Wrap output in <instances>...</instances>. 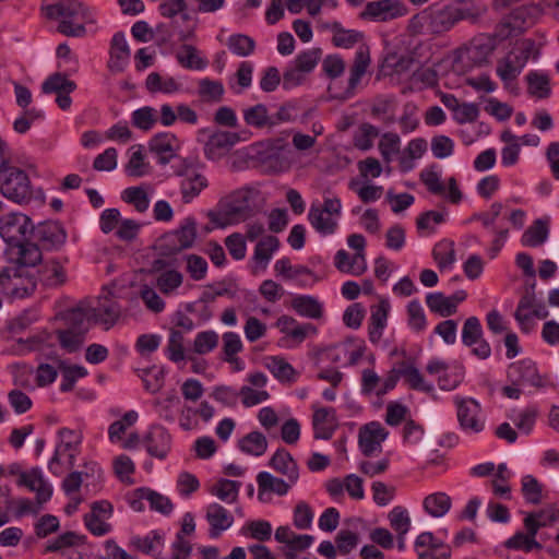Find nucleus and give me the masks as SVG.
Masks as SVG:
<instances>
[{
	"label": "nucleus",
	"instance_id": "e2e57ef3",
	"mask_svg": "<svg viewBox=\"0 0 559 559\" xmlns=\"http://www.w3.org/2000/svg\"><path fill=\"white\" fill-rule=\"evenodd\" d=\"M426 304L431 312L438 313L441 317H450L455 313V306L442 293L427 294Z\"/></svg>",
	"mask_w": 559,
	"mask_h": 559
},
{
	"label": "nucleus",
	"instance_id": "5701e85b",
	"mask_svg": "<svg viewBox=\"0 0 559 559\" xmlns=\"http://www.w3.org/2000/svg\"><path fill=\"white\" fill-rule=\"evenodd\" d=\"M144 441L148 454L159 460H164L171 448V436L160 425L152 426Z\"/></svg>",
	"mask_w": 559,
	"mask_h": 559
},
{
	"label": "nucleus",
	"instance_id": "c756f323",
	"mask_svg": "<svg viewBox=\"0 0 559 559\" xmlns=\"http://www.w3.org/2000/svg\"><path fill=\"white\" fill-rule=\"evenodd\" d=\"M129 60L130 48L126 36L122 33H116L111 39L108 68L114 72H121L129 63Z\"/></svg>",
	"mask_w": 559,
	"mask_h": 559
},
{
	"label": "nucleus",
	"instance_id": "ddd939ff",
	"mask_svg": "<svg viewBox=\"0 0 559 559\" xmlns=\"http://www.w3.org/2000/svg\"><path fill=\"white\" fill-rule=\"evenodd\" d=\"M367 349L364 340L358 337H348L330 348V359L334 364L344 367L357 365Z\"/></svg>",
	"mask_w": 559,
	"mask_h": 559
},
{
	"label": "nucleus",
	"instance_id": "774afa93",
	"mask_svg": "<svg viewBox=\"0 0 559 559\" xmlns=\"http://www.w3.org/2000/svg\"><path fill=\"white\" fill-rule=\"evenodd\" d=\"M390 527L395 534H407L412 526L408 511L401 506L394 507L388 514Z\"/></svg>",
	"mask_w": 559,
	"mask_h": 559
},
{
	"label": "nucleus",
	"instance_id": "13d9d810",
	"mask_svg": "<svg viewBox=\"0 0 559 559\" xmlns=\"http://www.w3.org/2000/svg\"><path fill=\"white\" fill-rule=\"evenodd\" d=\"M538 414L539 409L536 405H528L515 415L510 416V418L520 431L528 435L535 426Z\"/></svg>",
	"mask_w": 559,
	"mask_h": 559
},
{
	"label": "nucleus",
	"instance_id": "2f4dec72",
	"mask_svg": "<svg viewBox=\"0 0 559 559\" xmlns=\"http://www.w3.org/2000/svg\"><path fill=\"white\" fill-rule=\"evenodd\" d=\"M262 364L281 383H293L297 380L296 369L281 356H266Z\"/></svg>",
	"mask_w": 559,
	"mask_h": 559
},
{
	"label": "nucleus",
	"instance_id": "f257e3e1",
	"mask_svg": "<svg viewBox=\"0 0 559 559\" xmlns=\"http://www.w3.org/2000/svg\"><path fill=\"white\" fill-rule=\"evenodd\" d=\"M43 10L47 19L59 22L58 32L66 36H83L85 24L95 22L90 8L78 0H60L44 7Z\"/></svg>",
	"mask_w": 559,
	"mask_h": 559
},
{
	"label": "nucleus",
	"instance_id": "8fccbe9b",
	"mask_svg": "<svg viewBox=\"0 0 559 559\" xmlns=\"http://www.w3.org/2000/svg\"><path fill=\"white\" fill-rule=\"evenodd\" d=\"M138 376L142 379L144 389L152 394L157 393L164 385L165 373L157 366L139 369Z\"/></svg>",
	"mask_w": 559,
	"mask_h": 559
},
{
	"label": "nucleus",
	"instance_id": "9d476101",
	"mask_svg": "<svg viewBox=\"0 0 559 559\" xmlns=\"http://www.w3.org/2000/svg\"><path fill=\"white\" fill-rule=\"evenodd\" d=\"M33 229L29 217L23 213L12 212L0 217V236L8 247L26 240Z\"/></svg>",
	"mask_w": 559,
	"mask_h": 559
},
{
	"label": "nucleus",
	"instance_id": "6ab92c4d",
	"mask_svg": "<svg viewBox=\"0 0 559 559\" xmlns=\"http://www.w3.org/2000/svg\"><path fill=\"white\" fill-rule=\"evenodd\" d=\"M17 485L25 486L31 491L35 492L36 500L39 504L47 502L52 496V486L45 478L39 467H33L29 471L20 473Z\"/></svg>",
	"mask_w": 559,
	"mask_h": 559
},
{
	"label": "nucleus",
	"instance_id": "b1692460",
	"mask_svg": "<svg viewBox=\"0 0 559 559\" xmlns=\"http://www.w3.org/2000/svg\"><path fill=\"white\" fill-rule=\"evenodd\" d=\"M338 423L335 409L332 407H319L312 416L313 437L316 439L329 440L332 438Z\"/></svg>",
	"mask_w": 559,
	"mask_h": 559
},
{
	"label": "nucleus",
	"instance_id": "c85d7f7f",
	"mask_svg": "<svg viewBox=\"0 0 559 559\" xmlns=\"http://www.w3.org/2000/svg\"><path fill=\"white\" fill-rule=\"evenodd\" d=\"M90 309L93 322L103 324L106 329L112 326L120 316V307L108 297L99 298L97 305Z\"/></svg>",
	"mask_w": 559,
	"mask_h": 559
},
{
	"label": "nucleus",
	"instance_id": "4468645a",
	"mask_svg": "<svg viewBox=\"0 0 559 559\" xmlns=\"http://www.w3.org/2000/svg\"><path fill=\"white\" fill-rule=\"evenodd\" d=\"M407 14L406 5L399 0H377L368 2L361 13L362 19L386 22Z\"/></svg>",
	"mask_w": 559,
	"mask_h": 559
},
{
	"label": "nucleus",
	"instance_id": "58836bf2",
	"mask_svg": "<svg viewBox=\"0 0 559 559\" xmlns=\"http://www.w3.org/2000/svg\"><path fill=\"white\" fill-rule=\"evenodd\" d=\"M311 110L305 112L300 119V108L297 100H289L282 104L275 114L272 115L271 126L275 127L281 123H294L307 121Z\"/></svg>",
	"mask_w": 559,
	"mask_h": 559
},
{
	"label": "nucleus",
	"instance_id": "7ed1b4c3",
	"mask_svg": "<svg viewBox=\"0 0 559 559\" xmlns=\"http://www.w3.org/2000/svg\"><path fill=\"white\" fill-rule=\"evenodd\" d=\"M58 437L59 442L56 445L52 457L48 462V469L56 476L61 475L66 468L74 466L82 442L81 433L68 428L60 429Z\"/></svg>",
	"mask_w": 559,
	"mask_h": 559
},
{
	"label": "nucleus",
	"instance_id": "3c124183",
	"mask_svg": "<svg viewBox=\"0 0 559 559\" xmlns=\"http://www.w3.org/2000/svg\"><path fill=\"white\" fill-rule=\"evenodd\" d=\"M68 74L66 72L51 74L44 81L41 91L45 94L56 93L57 95L59 93L73 92L76 88V84L74 81L67 79Z\"/></svg>",
	"mask_w": 559,
	"mask_h": 559
},
{
	"label": "nucleus",
	"instance_id": "5fc2aeb1",
	"mask_svg": "<svg viewBox=\"0 0 559 559\" xmlns=\"http://www.w3.org/2000/svg\"><path fill=\"white\" fill-rule=\"evenodd\" d=\"M245 122L254 128L272 127V115H269L267 108L263 104H258L243 109Z\"/></svg>",
	"mask_w": 559,
	"mask_h": 559
},
{
	"label": "nucleus",
	"instance_id": "79ce46f5",
	"mask_svg": "<svg viewBox=\"0 0 559 559\" xmlns=\"http://www.w3.org/2000/svg\"><path fill=\"white\" fill-rule=\"evenodd\" d=\"M145 87L151 93L175 94L181 90V84L173 76L152 72L145 80Z\"/></svg>",
	"mask_w": 559,
	"mask_h": 559
},
{
	"label": "nucleus",
	"instance_id": "dca6fc26",
	"mask_svg": "<svg viewBox=\"0 0 559 559\" xmlns=\"http://www.w3.org/2000/svg\"><path fill=\"white\" fill-rule=\"evenodd\" d=\"M151 153L156 155L159 165H167L177 158V153L180 150V141L171 132H160L155 134L148 143Z\"/></svg>",
	"mask_w": 559,
	"mask_h": 559
},
{
	"label": "nucleus",
	"instance_id": "052dcab7",
	"mask_svg": "<svg viewBox=\"0 0 559 559\" xmlns=\"http://www.w3.org/2000/svg\"><path fill=\"white\" fill-rule=\"evenodd\" d=\"M511 477L512 473L508 469L507 464H499L495 478L491 480V488L496 496L504 499H511V488L508 484Z\"/></svg>",
	"mask_w": 559,
	"mask_h": 559
},
{
	"label": "nucleus",
	"instance_id": "f704fd0d",
	"mask_svg": "<svg viewBox=\"0 0 559 559\" xmlns=\"http://www.w3.org/2000/svg\"><path fill=\"white\" fill-rule=\"evenodd\" d=\"M38 278L47 287H57L67 281L63 264L58 260H47L38 269Z\"/></svg>",
	"mask_w": 559,
	"mask_h": 559
},
{
	"label": "nucleus",
	"instance_id": "20e7f679",
	"mask_svg": "<svg viewBox=\"0 0 559 559\" xmlns=\"http://www.w3.org/2000/svg\"><path fill=\"white\" fill-rule=\"evenodd\" d=\"M174 175L180 178L179 188L181 199L190 203L207 188L209 181L200 166L191 159L180 158L171 165Z\"/></svg>",
	"mask_w": 559,
	"mask_h": 559
},
{
	"label": "nucleus",
	"instance_id": "de8ad7c7",
	"mask_svg": "<svg viewBox=\"0 0 559 559\" xmlns=\"http://www.w3.org/2000/svg\"><path fill=\"white\" fill-rule=\"evenodd\" d=\"M253 64L249 61L240 62L235 75L229 80V88L237 95L249 88L252 83Z\"/></svg>",
	"mask_w": 559,
	"mask_h": 559
},
{
	"label": "nucleus",
	"instance_id": "2eb2a0df",
	"mask_svg": "<svg viewBox=\"0 0 559 559\" xmlns=\"http://www.w3.org/2000/svg\"><path fill=\"white\" fill-rule=\"evenodd\" d=\"M389 431L379 421H370L359 429L358 443L361 453L371 456L382 449Z\"/></svg>",
	"mask_w": 559,
	"mask_h": 559
},
{
	"label": "nucleus",
	"instance_id": "0eeeda50",
	"mask_svg": "<svg viewBox=\"0 0 559 559\" xmlns=\"http://www.w3.org/2000/svg\"><path fill=\"white\" fill-rule=\"evenodd\" d=\"M197 141L203 143L204 156L209 160H218L240 141V136L237 132L203 128L198 130Z\"/></svg>",
	"mask_w": 559,
	"mask_h": 559
},
{
	"label": "nucleus",
	"instance_id": "bb28decb",
	"mask_svg": "<svg viewBox=\"0 0 559 559\" xmlns=\"http://www.w3.org/2000/svg\"><path fill=\"white\" fill-rule=\"evenodd\" d=\"M258 484V499L261 502H266V493L273 492L277 496H285L294 484L290 481L284 480L282 478L275 477L269 472H260L257 476Z\"/></svg>",
	"mask_w": 559,
	"mask_h": 559
},
{
	"label": "nucleus",
	"instance_id": "c9c22d12",
	"mask_svg": "<svg viewBox=\"0 0 559 559\" xmlns=\"http://www.w3.org/2000/svg\"><path fill=\"white\" fill-rule=\"evenodd\" d=\"M292 309L300 317L320 319L323 316V305L313 296L297 295L292 299Z\"/></svg>",
	"mask_w": 559,
	"mask_h": 559
},
{
	"label": "nucleus",
	"instance_id": "39448f33",
	"mask_svg": "<svg viewBox=\"0 0 559 559\" xmlns=\"http://www.w3.org/2000/svg\"><path fill=\"white\" fill-rule=\"evenodd\" d=\"M462 19L463 14L459 9L433 4L413 16L412 24L426 27L431 34H441L451 29Z\"/></svg>",
	"mask_w": 559,
	"mask_h": 559
},
{
	"label": "nucleus",
	"instance_id": "f8f14e48",
	"mask_svg": "<svg viewBox=\"0 0 559 559\" xmlns=\"http://www.w3.org/2000/svg\"><path fill=\"white\" fill-rule=\"evenodd\" d=\"M254 191L242 188L231 193L224 203L223 215L229 223L246 221L253 212Z\"/></svg>",
	"mask_w": 559,
	"mask_h": 559
},
{
	"label": "nucleus",
	"instance_id": "a211bd4d",
	"mask_svg": "<svg viewBox=\"0 0 559 559\" xmlns=\"http://www.w3.org/2000/svg\"><path fill=\"white\" fill-rule=\"evenodd\" d=\"M197 238V223L193 217H186L180 227L165 236L169 253H176L192 247Z\"/></svg>",
	"mask_w": 559,
	"mask_h": 559
},
{
	"label": "nucleus",
	"instance_id": "a19ab883",
	"mask_svg": "<svg viewBox=\"0 0 559 559\" xmlns=\"http://www.w3.org/2000/svg\"><path fill=\"white\" fill-rule=\"evenodd\" d=\"M154 406L162 419L167 423H175L179 414L181 400L175 391H170L164 397L155 400Z\"/></svg>",
	"mask_w": 559,
	"mask_h": 559
},
{
	"label": "nucleus",
	"instance_id": "0e129e2a",
	"mask_svg": "<svg viewBox=\"0 0 559 559\" xmlns=\"http://www.w3.org/2000/svg\"><path fill=\"white\" fill-rule=\"evenodd\" d=\"M67 322L71 325V330L80 331L83 334L88 330L90 323L93 322L90 307H76L67 313Z\"/></svg>",
	"mask_w": 559,
	"mask_h": 559
},
{
	"label": "nucleus",
	"instance_id": "4d7b16f0",
	"mask_svg": "<svg viewBox=\"0 0 559 559\" xmlns=\"http://www.w3.org/2000/svg\"><path fill=\"white\" fill-rule=\"evenodd\" d=\"M447 216V211H427L417 217V229L420 233H426L427 235L433 234L437 226L445 222Z\"/></svg>",
	"mask_w": 559,
	"mask_h": 559
},
{
	"label": "nucleus",
	"instance_id": "6e6d98bb",
	"mask_svg": "<svg viewBox=\"0 0 559 559\" xmlns=\"http://www.w3.org/2000/svg\"><path fill=\"white\" fill-rule=\"evenodd\" d=\"M40 239L50 247H59L66 242L67 234L63 227L56 222L44 224L39 230Z\"/></svg>",
	"mask_w": 559,
	"mask_h": 559
},
{
	"label": "nucleus",
	"instance_id": "680f3d73",
	"mask_svg": "<svg viewBox=\"0 0 559 559\" xmlns=\"http://www.w3.org/2000/svg\"><path fill=\"white\" fill-rule=\"evenodd\" d=\"M148 171V164L145 162V155L141 145L131 147V156L126 165V173L130 177H143Z\"/></svg>",
	"mask_w": 559,
	"mask_h": 559
},
{
	"label": "nucleus",
	"instance_id": "9b49d317",
	"mask_svg": "<svg viewBox=\"0 0 559 559\" xmlns=\"http://www.w3.org/2000/svg\"><path fill=\"white\" fill-rule=\"evenodd\" d=\"M420 180L429 192L447 198L451 203L459 204L463 198L454 177L448 179V189L441 180V171L437 165L427 167L420 171Z\"/></svg>",
	"mask_w": 559,
	"mask_h": 559
},
{
	"label": "nucleus",
	"instance_id": "69168bd1",
	"mask_svg": "<svg viewBox=\"0 0 559 559\" xmlns=\"http://www.w3.org/2000/svg\"><path fill=\"white\" fill-rule=\"evenodd\" d=\"M166 356L174 362L185 360V336L182 331L171 329L166 346Z\"/></svg>",
	"mask_w": 559,
	"mask_h": 559
},
{
	"label": "nucleus",
	"instance_id": "338daca9",
	"mask_svg": "<svg viewBox=\"0 0 559 559\" xmlns=\"http://www.w3.org/2000/svg\"><path fill=\"white\" fill-rule=\"evenodd\" d=\"M183 275L176 270H167L156 277V286L164 295H173L181 286Z\"/></svg>",
	"mask_w": 559,
	"mask_h": 559
},
{
	"label": "nucleus",
	"instance_id": "412c9836",
	"mask_svg": "<svg viewBox=\"0 0 559 559\" xmlns=\"http://www.w3.org/2000/svg\"><path fill=\"white\" fill-rule=\"evenodd\" d=\"M204 516L209 524V536L211 538H218L234 524L233 514L217 502L206 506Z\"/></svg>",
	"mask_w": 559,
	"mask_h": 559
},
{
	"label": "nucleus",
	"instance_id": "393cba45",
	"mask_svg": "<svg viewBox=\"0 0 559 559\" xmlns=\"http://www.w3.org/2000/svg\"><path fill=\"white\" fill-rule=\"evenodd\" d=\"M370 66V53L367 47H360L356 53L354 63L349 69V78L347 87L344 91L342 97H352L355 93L356 87L361 81V78L366 74Z\"/></svg>",
	"mask_w": 559,
	"mask_h": 559
},
{
	"label": "nucleus",
	"instance_id": "ea45409f",
	"mask_svg": "<svg viewBox=\"0 0 559 559\" xmlns=\"http://www.w3.org/2000/svg\"><path fill=\"white\" fill-rule=\"evenodd\" d=\"M400 374L413 390L426 393H432L435 391L433 384L427 382L419 369L413 364L402 361L400 364Z\"/></svg>",
	"mask_w": 559,
	"mask_h": 559
},
{
	"label": "nucleus",
	"instance_id": "4c0bfd02",
	"mask_svg": "<svg viewBox=\"0 0 559 559\" xmlns=\"http://www.w3.org/2000/svg\"><path fill=\"white\" fill-rule=\"evenodd\" d=\"M452 507V499L443 491L429 493L423 500L424 511L431 518H443Z\"/></svg>",
	"mask_w": 559,
	"mask_h": 559
},
{
	"label": "nucleus",
	"instance_id": "49530a36",
	"mask_svg": "<svg viewBox=\"0 0 559 559\" xmlns=\"http://www.w3.org/2000/svg\"><path fill=\"white\" fill-rule=\"evenodd\" d=\"M241 484L236 480L222 478L210 487V493L225 503L236 502Z\"/></svg>",
	"mask_w": 559,
	"mask_h": 559
},
{
	"label": "nucleus",
	"instance_id": "a878e982",
	"mask_svg": "<svg viewBox=\"0 0 559 559\" xmlns=\"http://www.w3.org/2000/svg\"><path fill=\"white\" fill-rule=\"evenodd\" d=\"M7 254L10 261L22 266H34L41 260L39 248L26 240L8 247Z\"/></svg>",
	"mask_w": 559,
	"mask_h": 559
},
{
	"label": "nucleus",
	"instance_id": "e433bc0d",
	"mask_svg": "<svg viewBox=\"0 0 559 559\" xmlns=\"http://www.w3.org/2000/svg\"><path fill=\"white\" fill-rule=\"evenodd\" d=\"M426 151V140L421 138L411 140L399 158V166L401 171L408 173L414 169L415 162L421 158Z\"/></svg>",
	"mask_w": 559,
	"mask_h": 559
},
{
	"label": "nucleus",
	"instance_id": "72a5a7b5",
	"mask_svg": "<svg viewBox=\"0 0 559 559\" xmlns=\"http://www.w3.org/2000/svg\"><path fill=\"white\" fill-rule=\"evenodd\" d=\"M270 466L277 473L287 477L290 484H296L299 478L298 466L288 451L278 449L270 460Z\"/></svg>",
	"mask_w": 559,
	"mask_h": 559
},
{
	"label": "nucleus",
	"instance_id": "aec40b11",
	"mask_svg": "<svg viewBox=\"0 0 559 559\" xmlns=\"http://www.w3.org/2000/svg\"><path fill=\"white\" fill-rule=\"evenodd\" d=\"M275 325L294 345H299L307 337L318 333L317 328L312 323H299L295 318L286 314L281 316Z\"/></svg>",
	"mask_w": 559,
	"mask_h": 559
},
{
	"label": "nucleus",
	"instance_id": "6e6552de",
	"mask_svg": "<svg viewBox=\"0 0 559 559\" xmlns=\"http://www.w3.org/2000/svg\"><path fill=\"white\" fill-rule=\"evenodd\" d=\"M461 430L467 435L480 433L485 429L486 417L478 401L469 396L452 397Z\"/></svg>",
	"mask_w": 559,
	"mask_h": 559
},
{
	"label": "nucleus",
	"instance_id": "f03ea898",
	"mask_svg": "<svg viewBox=\"0 0 559 559\" xmlns=\"http://www.w3.org/2000/svg\"><path fill=\"white\" fill-rule=\"evenodd\" d=\"M0 192L5 199L17 204L27 203L33 197L27 173L12 165L10 159L0 167Z\"/></svg>",
	"mask_w": 559,
	"mask_h": 559
},
{
	"label": "nucleus",
	"instance_id": "37998d69",
	"mask_svg": "<svg viewBox=\"0 0 559 559\" xmlns=\"http://www.w3.org/2000/svg\"><path fill=\"white\" fill-rule=\"evenodd\" d=\"M178 63L189 70H203L207 66V60L203 58L197 47L183 44L176 52Z\"/></svg>",
	"mask_w": 559,
	"mask_h": 559
},
{
	"label": "nucleus",
	"instance_id": "473e14b6",
	"mask_svg": "<svg viewBox=\"0 0 559 559\" xmlns=\"http://www.w3.org/2000/svg\"><path fill=\"white\" fill-rule=\"evenodd\" d=\"M278 248L280 241L274 236H266L257 243L252 255V261L254 263L253 270L255 273L266 269L273 254L278 250Z\"/></svg>",
	"mask_w": 559,
	"mask_h": 559
},
{
	"label": "nucleus",
	"instance_id": "1a4fd4ad",
	"mask_svg": "<svg viewBox=\"0 0 559 559\" xmlns=\"http://www.w3.org/2000/svg\"><path fill=\"white\" fill-rule=\"evenodd\" d=\"M548 316L546 307L538 300L534 293L523 295L514 312L515 321L522 333L528 334L536 326L537 319Z\"/></svg>",
	"mask_w": 559,
	"mask_h": 559
},
{
	"label": "nucleus",
	"instance_id": "603ef678",
	"mask_svg": "<svg viewBox=\"0 0 559 559\" xmlns=\"http://www.w3.org/2000/svg\"><path fill=\"white\" fill-rule=\"evenodd\" d=\"M139 496L144 498L148 502L150 508L164 515H168L173 512L174 506L170 499L159 492L151 490L148 488H139Z\"/></svg>",
	"mask_w": 559,
	"mask_h": 559
},
{
	"label": "nucleus",
	"instance_id": "4be33fe9",
	"mask_svg": "<svg viewBox=\"0 0 559 559\" xmlns=\"http://www.w3.org/2000/svg\"><path fill=\"white\" fill-rule=\"evenodd\" d=\"M508 377L512 383L522 386L538 388L543 384L535 362L530 359L511 364L508 369Z\"/></svg>",
	"mask_w": 559,
	"mask_h": 559
},
{
	"label": "nucleus",
	"instance_id": "7c9ffc66",
	"mask_svg": "<svg viewBox=\"0 0 559 559\" xmlns=\"http://www.w3.org/2000/svg\"><path fill=\"white\" fill-rule=\"evenodd\" d=\"M526 58L514 52H510L503 59L498 61L497 75L508 86L513 82L522 72L525 67Z\"/></svg>",
	"mask_w": 559,
	"mask_h": 559
},
{
	"label": "nucleus",
	"instance_id": "09e8293b",
	"mask_svg": "<svg viewBox=\"0 0 559 559\" xmlns=\"http://www.w3.org/2000/svg\"><path fill=\"white\" fill-rule=\"evenodd\" d=\"M548 223L545 219H537L530 226L522 236V245L526 247H538L548 238Z\"/></svg>",
	"mask_w": 559,
	"mask_h": 559
},
{
	"label": "nucleus",
	"instance_id": "bf43d9fd",
	"mask_svg": "<svg viewBox=\"0 0 559 559\" xmlns=\"http://www.w3.org/2000/svg\"><path fill=\"white\" fill-rule=\"evenodd\" d=\"M521 491L527 503L536 506L543 501V485L533 475L522 477Z\"/></svg>",
	"mask_w": 559,
	"mask_h": 559
},
{
	"label": "nucleus",
	"instance_id": "a18cd8bd",
	"mask_svg": "<svg viewBox=\"0 0 559 559\" xmlns=\"http://www.w3.org/2000/svg\"><path fill=\"white\" fill-rule=\"evenodd\" d=\"M239 449L252 456H261L267 449L266 437L260 431H251L238 441Z\"/></svg>",
	"mask_w": 559,
	"mask_h": 559
},
{
	"label": "nucleus",
	"instance_id": "f3484780",
	"mask_svg": "<svg viewBox=\"0 0 559 559\" xmlns=\"http://www.w3.org/2000/svg\"><path fill=\"white\" fill-rule=\"evenodd\" d=\"M275 539L284 544V555L287 559H296L298 551L308 549L314 542V537L308 534H297L288 525L278 526L275 531Z\"/></svg>",
	"mask_w": 559,
	"mask_h": 559
},
{
	"label": "nucleus",
	"instance_id": "cd10ccee",
	"mask_svg": "<svg viewBox=\"0 0 559 559\" xmlns=\"http://www.w3.org/2000/svg\"><path fill=\"white\" fill-rule=\"evenodd\" d=\"M334 265L342 273L360 276L367 271L365 252L350 255L346 250L341 249L335 253Z\"/></svg>",
	"mask_w": 559,
	"mask_h": 559
},
{
	"label": "nucleus",
	"instance_id": "864d4df0",
	"mask_svg": "<svg viewBox=\"0 0 559 559\" xmlns=\"http://www.w3.org/2000/svg\"><path fill=\"white\" fill-rule=\"evenodd\" d=\"M224 85L219 81L209 78L201 79L198 83V94L206 103H218L224 95Z\"/></svg>",
	"mask_w": 559,
	"mask_h": 559
},
{
	"label": "nucleus",
	"instance_id": "c03bdc74",
	"mask_svg": "<svg viewBox=\"0 0 559 559\" xmlns=\"http://www.w3.org/2000/svg\"><path fill=\"white\" fill-rule=\"evenodd\" d=\"M432 257L441 271H449L455 263V249L452 240L443 239L432 249Z\"/></svg>",
	"mask_w": 559,
	"mask_h": 559
},
{
	"label": "nucleus",
	"instance_id": "423d86ee",
	"mask_svg": "<svg viewBox=\"0 0 559 559\" xmlns=\"http://www.w3.org/2000/svg\"><path fill=\"white\" fill-rule=\"evenodd\" d=\"M342 203L338 198H325L323 204H311L308 219L313 229L322 236H329L338 228Z\"/></svg>",
	"mask_w": 559,
	"mask_h": 559
}]
</instances>
